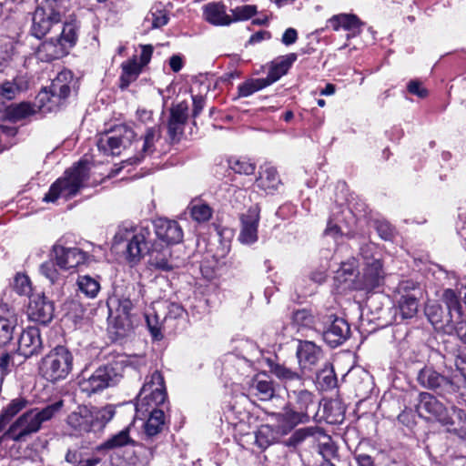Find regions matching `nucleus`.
I'll return each mask as SVG.
<instances>
[{"label": "nucleus", "mask_w": 466, "mask_h": 466, "mask_svg": "<svg viewBox=\"0 0 466 466\" xmlns=\"http://www.w3.org/2000/svg\"><path fill=\"white\" fill-rule=\"evenodd\" d=\"M135 132L125 125L116 126L107 132L101 134L96 145L100 151L106 155H119L122 148L135 145V162H141L156 150L155 144L161 137L159 127H148L143 137L135 140Z\"/></svg>", "instance_id": "1"}, {"label": "nucleus", "mask_w": 466, "mask_h": 466, "mask_svg": "<svg viewBox=\"0 0 466 466\" xmlns=\"http://www.w3.org/2000/svg\"><path fill=\"white\" fill-rule=\"evenodd\" d=\"M62 401H56L43 409H31L22 414L4 433L3 438L17 442H24L42 428V425L52 420L61 410Z\"/></svg>", "instance_id": "2"}, {"label": "nucleus", "mask_w": 466, "mask_h": 466, "mask_svg": "<svg viewBox=\"0 0 466 466\" xmlns=\"http://www.w3.org/2000/svg\"><path fill=\"white\" fill-rule=\"evenodd\" d=\"M143 297V289L139 285L128 283L126 285H116L114 288L113 294L107 299L108 319L115 320L116 327L120 326L122 331H117L123 335L126 331L125 326L129 325V315L134 306Z\"/></svg>", "instance_id": "3"}, {"label": "nucleus", "mask_w": 466, "mask_h": 466, "mask_svg": "<svg viewBox=\"0 0 466 466\" xmlns=\"http://www.w3.org/2000/svg\"><path fill=\"white\" fill-rule=\"evenodd\" d=\"M111 405L103 408L78 406L66 420V425L76 433L83 435L101 431L115 415Z\"/></svg>", "instance_id": "4"}, {"label": "nucleus", "mask_w": 466, "mask_h": 466, "mask_svg": "<svg viewBox=\"0 0 466 466\" xmlns=\"http://www.w3.org/2000/svg\"><path fill=\"white\" fill-rule=\"evenodd\" d=\"M288 404L284 413L275 414L279 422L286 421L289 428L309 420V410L315 406L314 395L303 386L289 387Z\"/></svg>", "instance_id": "5"}, {"label": "nucleus", "mask_w": 466, "mask_h": 466, "mask_svg": "<svg viewBox=\"0 0 466 466\" xmlns=\"http://www.w3.org/2000/svg\"><path fill=\"white\" fill-rule=\"evenodd\" d=\"M89 177L88 162L80 160L65 172L63 177L52 184L44 197L46 202H55L59 197L70 198L76 196Z\"/></svg>", "instance_id": "6"}, {"label": "nucleus", "mask_w": 466, "mask_h": 466, "mask_svg": "<svg viewBox=\"0 0 466 466\" xmlns=\"http://www.w3.org/2000/svg\"><path fill=\"white\" fill-rule=\"evenodd\" d=\"M73 355L65 346H56L40 361L39 373L50 382L65 380L73 369Z\"/></svg>", "instance_id": "7"}, {"label": "nucleus", "mask_w": 466, "mask_h": 466, "mask_svg": "<svg viewBox=\"0 0 466 466\" xmlns=\"http://www.w3.org/2000/svg\"><path fill=\"white\" fill-rule=\"evenodd\" d=\"M76 86V80L69 70L57 74L48 88H44L37 96L41 106L52 111L62 105Z\"/></svg>", "instance_id": "8"}, {"label": "nucleus", "mask_w": 466, "mask_h": 466, "mask_svg": "<svg viewBox=\"0 0 466 466\" xmlns=\"http://www.w3.org/2000/svg\"><path fill=\"white\" fill-rule=\"evenodd\" d=\"M62 19V6L58 0H44L33 13L31 35L41 39Z\"/></svg>", "instance_id": "9"}, {"label": "nucleus", "mask_w": 466, "mask_h": 466, "mask_svg": "<svg viewBox=\"0 0 466 466\" xmlns=\"http://www.w3.org/2000/svg\"><path fill=\"white\" fill-rule=\"evenodd\" d=\"M121 367L108 364L97 368L91 375H85L78 381L79 389L87 396L98 393L106 388L116 386L122 379Z\"/></svg>", "instance_id": "10"}, {"label": "nucleus", "mask_w": 466, "mask_h": 466, "mask_svg": "<svg viewBox=\"0 0 466 466\" xmlns=\"http://www.w3.org/2000/svg\"><path fill=\"white\" fill-rule=\"evenodd\" d=\"M150 230L145 227L136 228H120L114 237V244L127 243L126 255L131 262L138 261L149 250Z\"/></svg>", "instance_id": "11"}, {"label": "nucleus", "mask_w": 466, "mask_h": 466, "mask_svg": "<svg viewBox=\"0 0 466 466\" xmlns=\"http://www.w3.org/2000/svg\"><path fill=\"white\" fill-rule=\"evenodd\" d=\"M317 321L322 328V337L331 348L343 344L350 335L349 323L329 309L319 311Z\"/></svg>", "instance_id": "12"}, {"label": "nucleus", "mask_w": 466, "mask_h": 466, "mask_svg": "<svg viewBox=\"0 0 466 466\" xmlns=\"http://www.w3.org/2000/svg\"><path fill=\"white\" fill-rule=\"evenodd\" d=\"M167 398L164 377L158 370H155L147 377L143 387L137 396V410H142L144 407L163 405Z\"/></svg>", "instance_id": "13"}, {"label": "nucleus", "mask_w": 466, "mask_h": 466, "mask_svg": "<svg viewBox=\"0 0 466 466\" xmlns=\"http://www.w3.org/2000/svg\"><path fill=\"white\" fill-rule=\"evenodd\" d=\"M376 247L372 243H367L360 247V255L363 259L362 281L366 289L379 287L384 279V270L379 258L374 251Z\"/></svg>", "instance_id": "14"}, {"label": "nucleus", "mask_w": 466, "mask_h": 466, "mask_svg": "<svg viewBox=\"0 0 466 466\" xmlns=\"http://www.w3.org/2000/svg\"><path fill=\"white\" fill-rule=\"evenodd\" d=\"M416 410L421 418L427 420H434L443 426L453 425V420L449 415L448 409L435 396L429 392L420 393Z\"/></svg>", "instance_id": "15"}, {"label": "nucleus", "mask_w": 466, "mask_h": 466, "mask_svg": "<svg viewBox=\"0 0 466 466\" xmlns=\"http://www.w3.org/2000/svg\"><path fill=\"white\" fill-rule=\"evenodd\" d=\"M50 258L56 261L57 267L64 270L75 268L88 262L90 256L76 247H65L57 241L52 247Z\"/></svg>", "instance_id": "16"}, {"label": "nucleus", "mask_w": 466, "mask_h": 466, "mask_svg": "<svg viewBox=\"0 0 466 466\" xmlns=\"http://www.w3.org/2000/svg\"><path fill=\"white\" fill-rule=\"evenodd\" d=\"M55 306L43 293L32 294L27 308L28 318L36 323L46 325L54 318Z\"/></svg>", "instance_id": "17"}, {"label": "nucleus", "mask_w": 466, "mask_h": 466, "mask_svg": "<svg viewBox=\"0 0 466 466\" xmlns=\"http://www.w3.org/2000/svg\"><path fill=\"white\" fill-rule=\"evenodd\" d=\"M187 118L188 105L186 101L171 106L167 121V135L171 142L177 143L181 139Z\"/></svg>", "instance_id": "18"}, {"label": "nucleus", "mask_w": 466, "mask_h": 466, "mask_svg": "<svg viewBox=\"0 0 466 466\" xmlns=\"http://www.w3.org/2000/svg\"><path fill=\"white\" fill-rule=\"evenodd\" d=\"M241 229L238 240L243 244H253L258 240V226L259 222V208L258 206L249 208L240 216Z\"/></svg>", "instance_id": "19"}, {"label": "nucleus", "mask_w": 466, "mask_h": 466, "mask_svg": "<svg viewBox=\"0 0 466 466\" xmlns=\"http://www.w3.org/2000/svg\"><path fill=\"white\" fill-rule=\"evenodd\" d=\"M141 413H148V418L144 423V436L146 440H152L160 434L167 427V420L165 411L156 406H146L142 410H137Z\"/></svg>", "instance_id": "20"}, {"label": "nucleus", "mask_w": 466, "mask_h": 466, "mask_svg": "<svg viewBox=\"0 0 466 466\" xmlns=\"http://www.w3.org/2000/svg\"><path fill=\"white\" fill-rule=\"evenodd\" d=\"M157 237L167 245L177 244L183 239V230L175 220L159 218L154 221Z\"/></svg>", "instance_id": "21"}, {"label": "nucleus", "mask_w": 466, "mask_h": 466, "mask_svg": "<svg viewBox=\"0 0 466 466\" xmlns=\"http://www.w3.org/2000/svg\"><path fill=\"white\" fill-rule=\"evenodd\" d=\"M42 339L40 330L36 327H28L25 329L18 339V354L25 359L38 354L42 350Z\"/></svg>", "instance_id": "22"}, {"label": "nucleus", "mask_w": 466, "mask_h": 466, "mask_svg": "<svg viewBox=\"0 0 466 466\" xmlns=\"http://www.w3.org/2000/svg\"><path fill=\"white\" fill-rule=\"evenodd\" d=\"M417 380L422 387L430 390H441L448 392L455 390L454 384L451 380L430 367L421 369L418 373Z\"/></svg>", "instance_id": "23"}, {"label": "nucleus", "mask_w": 466, "mask_h": 466, "mask_svg": "<svg viewBox=\"0 0 466 466\" xmlns=\"http://www.w3.org/2000/svg\"><path fill=\"white\" fill-rule=\"evenodd\" d=\"M17 326V314L7 304L0 305V346L7 344L12 339Z\"/></svg>", "instance_id": "24"}, {"label": "nucleus", "mask_w": 466, "mask_h": 466, "mask_svg": "<svg viewBox=\"0 0 466 466\" xmlns=\"http://www.w3.org/2000/svg\"><path fill=\"white\" fill-rule=\"evenodd\" d=\"M322 356L319 347L311 341H300L297 350V357L301 369H310Z\"/></svg>", "instance_id": "25"}, {"label": "nucleus", "mask_w": 466, "mask_h": 466, "mask_svg": "<svg viewBox=\"0 0 466 466\" xmlns=\"http://www.w3.org/2000/svg\"><path fill=\"white\" fill-rule=\"evenodd\" d=\"M68 51L58 38H49L38 47L37 56L40 60L50 62L62 58L68 54Z\"/></svg>", "instance_id": "26"}, {"label": "nucleus", "mask_w": 466, "mask_h": 466, "mask_svg": "<svg viewBox=\"0 0 466 466\" xmlns=\"http://www.w3.org/2000/svg\"><path fill=\"white\" fill-rule=\"evenodd\" d=\"M269 370L272 374L285 383L287 390L289 387L304 385L302 377L298 372L293 371L283 364L270 362Z\"/></svg>", "instance_id": "27"}, {"label": "nucleus", "mask_w": 466, "mask_h": 466, "mask_svg": "<svg viewBox=\"0 0 466 466\" xmlns=\"http://www.w3.org/2000/svg\"><path fill=\"white\" fill-rule=\"evenodd\" d=\"M296 60L297 55L295 53H290L289 55L279 56L273 61L266 77L268 81H270V85L278 81L282 76L286 75Z\"/></svg>", "instance_id": "28"}, {"label": "nucleus", "mask_w": 466, "mask_h": 466, "mask_svg": "<svg viewBox=\"0 0 466 466\" xmlns=\"http://www.w3.org/2000/svg\"><path fill=\"white\" fill-rule=\"evenodd\" d=\"M205 19L214 25H228L231 17L226 14V6L221 3H210L204 7Z\"/></svg>", "instance_id": "29"}, {"label": "nucleus", "mask_w": 466, "mask_h": 466, "mask_svg": "<svg viewBox=\"0 0 466 466\" xmlns=\"http://www.w3.org/2000/svg\"><path fill=\"white\" fill-rule=\"evenodd\" d=\"M330 25L336 31L339 28H343L347 31H352L355 35L360 33V29L363 23L355 15L351 14H339L332 16L329 19Z\"/></svg>", "instance_id": "30"}, {"label": "nucleus", "mask_w": 466, "mask_h": 466, "mask_svg": "<svg viewBox=\"0 0 466 466\" xmlns=\"http://www.w3.org/2000/svg\"><path fill=\"white\" fill-rule=\"evenodd\" d=\"M320 436H325L321 428L305 427L295 431L290 437L286 440L285 444L288 447H297L308 438L311 437L318 440Z\"/></svg>", "instance_id": "31"}, {"label": "nucleus", "mask_w": 466, "mask_h": 466, "mask_svg": "<svg viewBox=\"0 0 466 466\" xmlns=\"http://www.w3.org/2000/svg\"><path fill=\"white\" fill-rule=\"evenodd\" d=\"M141 70V66L136 58L124 62L122 64V74L119 78V87L122 90L127 89L132 82L137 80Z\"/></svg>", "instance_id": "32"}, {"label": "nucleus", "mask_w": 466, "mask_h": 466, "mask_svg": "<svg viewBox=\"0 0 466 466\" xmlns=\"http://www.w3.org/2000/svg\"><path fill=\"white\" fill-rule=\"evenodd\" d=\"M250 391L261 400H269L275 394L273 382L268 380H260L258 377L252 380Z\"/></svg>", "instance_id": "33"}, {"label": "nucleus", "mask_w": 466, "mask_h": 466, "mask_svg": "<svg viewBox=\"0 0 466 466\" xmlns=\"http://www.w3.org/2000/svg\"><path fill=\"white\" fill-rule=\"evenodd\" d=\"M76 285L78 290L90 299L96 298L100 290L99 280L89 275L78 276Z\"/></svg>", "instance_id": "34"}, {"label": "nucleus", "mask_w": 466, "mask_h": 466, "mask_svg": "<svg viewBox=\"0 0 466 466\" xmlns=\"http://www.w3.org/2000/svg\"><path fill=\"white\" fill-rule=\"evenodd\" d=\"M257 182L258 187L264 189H276L280 180L277 169L274 167L266 166L259 172Z\"/></svg>", "instance_id": "35"}, {"label": "nucleus", "mask_w": 466, "mask_h": 466, "mask_svg": "<svg viewBox=\"0 0 466 466\" xmlns=\"http://www.w3.org/2000/svg\"><path fill=\"white\" fill-rule=\"evenodd\" d=\"M78 30L79 24L76 21L73 20L70 22H66L63 25L62 32L57 38L69 50L76 45L77 41Z\"/></svg>", "instance_id": "36"}, {"label": "nucleus", "mask_w": 466, "mask_h": 466, "mask_svg": "<svg viewBox=\"0 0 466 466\" xmlns=\"http://www.w3.org/2000/svg\"><path fill=\"white\" fill-rule=\"evenodd\" d=\"M418 300L414 295H402L399 299V311L402 319H412L418 312Z\"/></svg>", "instance_id": "37"}, {"label": "nucleus", "mask_w": 466, "mask_h": 466, "mask_svg": "<svg viewBox=\"0 0 466 466\" xmlns=\"http://www.w3.org/2000/svg\"><path fill=\"white\" fill-rule=\"evenodd\" d=\"M270 86L267 78H249L238 86V96L248 97L257 91Z\"/></svg>", "instance_id": "38"}, {"label": "nucleus", "mask_w": 466, "mask_h": 466, "mask_svg": "<svg viewBox=\"0 0 466 466\" xmlns=\"http://www.w3.org/2000/svg\"><path fill=\"white\" fill-rule=\"evenodd\" d=\"M442 300L445 303L450 315V319L448 320V323H453L454 320L452 319L453 315L452 311H454L457 314V319L461 318V305L460 301V298L457 295V293L451 289H447L444 290L442 295Z\"/></svg>", "instance_id": "39"}, {"label": "nucleus", "mask_w": 466, "mask_h": 466, "mask_svg": "<svg viewBox=\"0 0 466 466\" xmlns=\"http://www.w3.org/2000/svg\"><path fill=\"white\" fill-rule=\"evenodd\" d=\"M188 210L191 218L198 223L207 222L212 217V208L200 200L192 201L188 206Z\"/></svg>", "instance_id": "40"}, {"label": "nucleus", "mask_w": 466, "mask_h": 466, "mask_svg": "<svg viewBox=\"0 0 466 466\" xmlns=\"http://www.w3.org/2000/svg\"><path fill=\"white\" fill-rule=\"evenodd\" d=\"M275 440V433L272 428L268 425L260 426L254 433V443L260 450L267 449L273 443Z\"/></svg>", "instance_id": "41"}, {"label": "nucleus", "mask_w": 466, "mask_h": 466, "mask_svg": "<svg viewBox=\"0 0 466 466\" xmlns=\"http://www.w3.org/2000/svg\"><path fill=\"white\" fill-rule=\"evenodd\" d=\"M132 442L131 438L129 437V431L128 429H125L116 435L112 436L108 440H106L100 447L99 449H116L123 446H126Z\"/></svg>", "instance_id": "42"}, {"label": "nucleus", "mask_w": 466, "mask_h": 466, "mask_svg": "<svg viewBox=\"0 0 466 466\" xmlns=\"http://www.w3.org/2000/svg\"><path fill=\"white\" fill-rule=\"evenodd\" d=\"M228 167L238 174L251 175L255 171V164L245 158L230 157Z\"/></svg>", "instance_id": "43"}, {"label": "nucleus", "mask_w": 466, "mask_h": 466, "mask_svg": "<svg viewBox=\"0 0 466 466\" xmlns=\"http://www.w3.org/2000/svg\"><path fill=\"white\" fill-rule=\"evenodd\" d=\"M27 404L28 401L24 398L14 399L2 410L1 413L8 420H11L17 413L24 410Z\"/></svg>", "instance_id": "44"}, {"label": "nucleus", "mask_w": 466, "mask_h": 466, "mask_svg": "<svg viewBox=\"0 0 466 466\" xmlns=\"http://www.w3.org/2000/svg\"><path fill=\"white\" fill-rule=\"evenodd\" d=\"M257 6L254 5H244L237 6L231 9V13L233 15L232 23L238 21H245L257 14Z\"/></svg>", "instance_id": "45"}, {"label": "nucleus", "mask_w": 466, "mask_h": 466, "mask_svg": "<svg viewBox=\"0 0 466 466\" xmlns=\"http://www.w3.org/2000/svg\"><path fill=\"white\" fill-rule=\"evenodd\" d=\"M13 288L14 290L19 295L29 297L32 295V285L30 279L25 274L18 273L15 275Z\"/></svg>", "instance_id": "46"}, {"label": "nucleus", "mask_w": 466, "mask_h": 466, "mask_svg": "<svg viewBox=\"0 0 466 466\" xmlns=\"http://www.w3.org/2000/svg\"><path fill=\"white\" fill-rule=\"evenodd\" d=\"M292 320L295 325L302 328H310L315 323H318L312 314L307 309H299L295 311L292 316Z\"/></svg>", "instance_id": "47"}, {"label": "nucleus", "mask_w": 466, "mask_h": 466, "mask_svg": "<svg viewBox=\"0 0 466 466\" xmlns=\"http://www.w3.org/2000/svg\"><path fill=\"white\" fill-rule=\"evenodd\" d=\"M15 353L3 351L0 353V375L1 380H3L6 375H8L15 366Z\"/></svg>", "instance_id": "48"}, {"label": "nucleus", "mask_w": 466, "mask_h": 466, "mask_svg": "<svg viewBox=\"0 0 466 466\" xmlns=\"http://www.w3.org/2000/svg\"><path fill=\"white\" fill-rule=\"evenodd\" d=\"M20 90L21 86L18 85L16 80L12 82L6 81L0 86V96L4 99L11 100L16 96Z\"/></svg>", "instance_id": "49"}, {"label": "nucleus", "mask_w": 466, "mask_h": 466, "mask_svg": "<svg viewBox=\"0 0 466 466\" xmlns=\"http://www.w3.org/2000/svg\"><path fill=\"white\" fill-rule=\"evenodd\" d=\"M56 261L54 259H50L41 264L40 272L44 275L47 279L51 281V283H56L59 279V272L56 269Z\"/></svg>", "instance_id": "50"}, {"label": "nucleus", "mask_w": 466, "mask_h": 466, "mask_svg": "<svg viewBox=\"0 0 466 466\" xmlns=\"http://www.w3.org/2000/svg\"><path fill=\"white\" fill-rule=\"evenodd\" d=\"M147 325L148 329L156 339H161L163 338V334L161 332V323L158 319V317L156 314L147 313L145 315Z\"/></svg>", "instance_id": "51"}, {"label": "nucleus", "mask_w": 466, "mask_h": 466, "mask_svg": "<svg viewBox=\"0 0 466 466\" xmlns=\"http://www.w3.org/2000/svg\"><path fill=\"white\" fill-rule=\"evenodd\" d=\"M170 251L169 249H165V252L163 256L156 255L151 256L150 258V265L154 267L155 268L164 270V271H169L173 268L172 264L169 262V260L167 258V255H169Z\"/></svg>", "instance_id": "52"}, {"label": "nucleus", "mask_w": 466, "mask_h": 466, "mask_svg": "<svg viewBox=\"0 0 466 466\" xmlns=\"http://www.w3.org/2000/svg\"><path fill=\"white\" fill-rule=\"evenodd\" d=\"M34 113V108L28 103H21L19 105H15L10 110V116L15 120L25 118Z\"/></svg>", "instance_id": "53"}, {"label": "nucleus", "mask_w": 466, "mask_h": 466, "mask_svg": "<svg viewBox=\"0 0 466 466\" xmlns=\"http://www.w3.org/2000/svg\"><path fill=\"white\" fill-rule=\"evenodd\" d=\"M185 309L177 303H169L167 306V312L164 318V322H167L169 319H180L184 316Z\"/></svg>", "instance_id": "54"}, {"label": "nucleus", "mask_w": 466, "mask_h": 466, "mask_svg": "<svg viewBox=\"0 0 466 466\" xmlns=\"http://www.w3.org/2000/svg\"><path fill=\"white\" fill-rule=\"evenodd\" d=\"M451 330H454L459 339L466 343V321L461 319H456L455 324L448 323Z\"/></svg>", "instance_id": "55"}, {"label": "nucleus", "mask_w": 466, "mask_h": 466, "mask_svg": "<svg viewBox=\"0 0 466 466\" xmlns=\"http://www.w3.org/2000/svg\"><path fill=\"white\" fill-rule=\"evenodd\" d=\"M408 91L420 98L428 96V90L421 86V83L417 80H411L408 84Z\"/></svg>", "instance_id": "56"}, {"label": "nucleus", "mask_w": 466, "mask_h": 466, "mask_svg": "<svg viewBox=\"0 0 466 466\" xmlns=\"http://www.w3.org/2000/svg\"><path fill=\"white\" fill-rule=\"evenodd\" d=\"M81 460L82 453L76 449H68L65 455V461L74 466L77 465Z\"/></svg>", "instance_id": "57"}, {"label": "nucleus", "mask_w": 466, "mask_h": 466, "mask_svg": "<svg viewBox=\"0 0 466 466\" xmlns=\"http://www.w3.org/2000/svg\"><path fill=\"white\" fill-rule=\"evenodd\" d=\"M442 309L440 305H432L427 309V315L429 317L430 321L437 325L441 322L440 314L441 313Z\"/></svg>", "instance_id": "58"}, {"label": "nucleus", "mask_w": 466, "mask_h": 466, "mask_svg": "<svg viewBox=\"0 0 466 466\" xmlns=\"http://www.w3.org/2000/svg\"><path fill=\"white\" fill-rule=\"evenodd\" d=\"M377 231L381 237V238L385 240L390 239L393 235V229L391 226L387 222L379 223L377 225Z\"/></svg>", "instance_id": "59"}, {"label": "nucleus", "mask_w": 466, "mask_h": 466, "mask_svg": "<svg viewBox=\"0 0 466 466\" xmlns=\"http://www.w3.org/2000/svg\"><path fill=\"white\" fill-rule=\"evenodd\" d=\"M153 54V47L150 45L142 46V50L140 54V61L138 62V65L141 66H145L147 65L151 59Z\"/></svg>", "instance_id": "60"}, {"label": "nucleus", "mask_w": 466, "mask_h": 466, "mask_svg": "<svg viewBox=\"0 0 466 466\" xmlns=\"http://www.w3.org/2000/svg\"><path fill=\"white\" fill-rule=\"evenodd\" d=\"M298 39V33H297V30L294 29V28H288L283 35H282V38H281V42L285 45V46H290L292 44H294Z\"/></svg>", "instance_id": "61"}, {"label": "nucleus", "mask_w": 466, "mask_h": 466, "mask_svg": "<svg viewBox=\"0 0 466 466\" xmlns=\"http://www.w3.org/2000/svg\"><path fill=\"white\" fill-rule=\"evenodd\" d=\"M193 111L192 116L193 117H197L199 116L201 111L204 108L205 106V98L202 96H193Z\"/></svg>", "instance_id": "62"}, {"label": "nucleus", "mask_w": 466, "mask_h": 466, "mask_svg": "<svg viewBox=\"0 0 466 466\" xmlns=\"http://www.w3.org/2000/svg\"><path fill=\"white\" fill-rule=\"evenodd\" d=\"M354 458L358 466H375L373 458L366 453H356Z\"/></svg>", "instance_id": "63"}, {"label": "nucleus", "mask_w": 466, "mask_h": 466, "mask_svg": "<svg viewBox=\"0 0 466 466\" xmlns=\"http://www.w3.org/2000/svg\"><path fill=\"white\" fill-rule=\"evenodd\" d=\"M270 38H271V34L268 31L262 30V31H258V32L255 33L254 35H252L248 40V43L253 45L256 43H259L262 40L270 39Z\"/></svg>", "instance_id": "64"}]
</instances>
